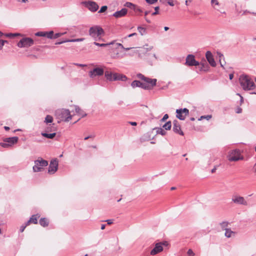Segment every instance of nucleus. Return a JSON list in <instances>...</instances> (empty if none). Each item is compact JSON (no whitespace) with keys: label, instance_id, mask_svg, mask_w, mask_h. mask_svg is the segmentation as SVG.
<instances>
[{"label":"nucleus","instance_id":"obj_51","mask_svg":"<svg viewBox=\"0 0 256 256\" xmlns=\"http://www.w3.org/2000/svg\"><path fill=\"white\" fill-rule=\"evenodd\" d=\"M66 42H68V39H65V40H64L62 41L56 42L55 44H62L63 43Z\"/></svg>","mask_w":256,"mask_h":256},{"label":"nucleus","instance_id":"obj_30","mask_svg":"<svg viewBox=\"0 0 256 256\" xmlns=\"http://www.w3.org/2000/svg\"><path fill=\"white\" fill-rule=\"evenodd\" d=\"M124 6H126L128 8H130L132 10H134L135 9V8L136 7V5L130 2H126L124 4Z\"/></svg>","mask_w":256,"mask_h":256},{"label":"nucleus","instance_id":"obj_36","mask_svg":"<svg viewBox=\"0 0 256 256\" xmlns=\"http://www.w3.org/2000/svg\"><path fill=\"white\" fill-rule=\"evenodd\" d=\"M4 35L6 36V37H8V38H14L17 36H19L20 35V34H18V33H14V34H12V33H8V34H4Z\"/></svg>","mask_w":256,"mask_h":256},{"label":"nucleus","instance_id":"obj_39","mask_svg":"<svg viewBox=\"0 0 256 256\" xmlns=\"http://www.w3.org/2000/svg\"><path fill=\"white\" fill-rule=\"evenodd\" d=\"M182 110V114H184V116L185 117L189 114V110L186 108H180Z\"/></svg>","mask_w":256,"mask_h":256},{"label":"nucleus","instance_id":"obj_62","mask_svg":"<svg viewBox=\"0 0 256 256\" xmlns=\"http://www.w3.org/2000/svg\"><path fill=\"white\" fill-rule=\"evenodd\" d=\"M4 45L2 44V42H1V40H0V50L2 48Z\"/></svg>","mask_w":256,"mask_h":256},{"label":"nucleus","instance_id":"obj_20","mask_svg":"<svg viewBox=\"0 0 256 256\" xmlns=\"http://www.w3.org/2000/svg\"><path fill=\"white\" fill-rule=\"evenodd\" d=\"M40 217L38 214L32 215L30 219L27 222L26 224H29L30 223L36 224L38 223V218Z\"/></svg>","mask_w":256,"mask_h":256},{"label":"nucleus","instance_id":"obj_31","mask_svg":"<svg viewBox=\"0 0 256 256\" xmlns=\"http://www.w3.org/2000/svg\"><path fill=\"white\" fill-rule=\"evenodd\" d=\"M156 130V134H160L162 136H165L166 134V132L162 128H155Z\"/></svg>","mask_w":256,"mask_h":256},{"label":"nucleus","instance_id":"obj_55","mask_svg":"<svg viewBox=\"0 0 256 256\" xmlns=\"http://www.w3.org/2000/svg\"><path fill=\"white\" fill-rule=\"evenodd\" d=\"M75 65L78 66L80 67H84L86 66V65L84 64H74Z\"/></svg>","mask_w":256,"mask_h":256},{"label":"nucleus","instance_id":"obj_56","mask_svg":"<svg viewBox=\"0 0 256 256\" xmlns=\"http://www.w3.org/2000/svg\"><path fill=\"white\" fill-rule=\"evenodd\" d=\"M128 123L133 126H136L137 125V123L135 122H129Z\"/></svg>","mask_w":256,"mask_h":256},{"label":"nucleus","instance_id":"obj_18","mask_svg":"<svg viewBox=\"0 0 256 256\" xmlns=\"http://www.w3.org/2000/svg\"><path fill=\"white\" fill-rule=\"evenodd\" d=\"M131 86L133 88H134L136 87H140L144 90H145V88H148V87L147 86H146V85H144L142 82H140V81L137 80H134L131 84Z\"/></svg>","mask_w":256,"mask_h":256},{"label":"nucleus","instance_id":"obj_61","mask_svg":"<svg viewBox=\"0 0 256 256\" xmlns=\"http://www.w3.org/2000/svg\"><path fill=\"white\" fill-rule=\"evenodd\" d=\"M242 108H238V110L236 111V112H237L238 114H240V113H241V112H242Z\"/></svg>","mask_w":256,"mask_h":256},{"label":"nucleus","instance_id":"obj_37","mask_svg":"<svg viewBox=\"0 0 256 256\" xmlns=\"http://www.w3.org/2000/svg\"><path fill=\"white\" fill-rule=\"evenodd\" d=\"M68 42H82L84 40V38H75V39H70L68 40Z\"/></svg>","mask_w":256,"mask_h":256},{"label":"nucleus","instance_id":"obj_57","mask_svg":"<svg viewBox=\"0 0 256 256\" xmlns=\"http://www.w3.org/2000/svg\"><path fill=\"white\" fill-rule=\"evenodd\" d=\"M136 34H136V33L134 32V33H132V34H130L129 35H128V36H127V37H128V38H130V37H132V36H136Z\"/></svg>","mask_w":256,"mask_h":256},{"label":"nucleus","instance_id":"obj_28","mask_svg":"<svg viewBox=\"0 0 256 256\" xmlns=\"http://www.w3.org/2000/svg\"><path fill=\"white\" fill-rule=\"evenodd\" d=\"M115 41L114 40L110 42H109V43H106V44H100V43H98V42H96V41H95L94 42V44L95 45V46H101V47H106V46H110V45H111V44H113L114 43Z\"/></svg>","mask_w":256,"mask_h":256},{"label":"nucleus","instance_id":"obj_11","mask_svg":"<svg viewBox=\"0 0 256 256\" xmlns=\"http://www.w3.org/2000/svg\"><path fill=\"white\" fill-rule=\"evenodd\" d=\"M104 70L103 68H96L89 72L88 74L90 78H94L96 76H101L103 75Z\"/></svg>","mask_w":256,"mask_h":256},{"label":"nucleus","instance_id":"obj_9","mask_svg":"<svg viewBox=\"0 0 256 256\" xmlns=\"http://www.w3.org/2000/svg\"><path fill=\"white\" fill-rule=\"evenodd\" d=\"M58 160L56 158L52 160L50 164L48 170V172L50 174H54L58 168Z\"/></svg>","mask_w":256,"mask_h":256},{"label":"nucleus","instance_id":"obj_15","mask_svg":"<svg viewBox=\"0 0 256 256\" xmlns=\"http://www.w3.org/2000/svg\"><path fill=\"white\" fill-rule=\"evenodd\" d=\"M206 57L207 60L212 66L214 67L216 66V62L214 58L212 52L210 51L206 52Z\"/></svg>","mask_w":256,"mask_h":256},{"label":"nucleus","instance_id":"obj_2","mask_svg":"<svg viewBox=\"0 0 256 256\" xmlns=\"http://www.w3.org/2000/svg\"><path fill=\"white\" fill-rule=\"evenodd\" d=\"M89 35L95 41L100 40L101 36L104 34V30L99 26H94L90 28L88 30Z\"/></svg>","mask_w":256,"mask_h":256},{"label":"nucleus","instance_id":"obj_1","mask_svg":"<svg viewBox=\"0 0 256 256\" xmlns=\"http://www.w3.org/2000/svg\"><path fill=\"white\" fill-rule=\"evenodd\" d=\"M240 86L244 90H250L256 88V86L254 81L248 75L242 74L239 78Z\"/></svg>","mask_w":256,"mask_h":256},{"label":"nucleus","instance_id":"obj_27","mask_svg":"<svg viewBox=\"0 0 256 256\" xmlns=\"http://www.w3.org/2000/svg\"><path fill=\"white\" fill-rule=\"evenodd\" d=\"M39 223L43 227H46L48 225V221L46 218H41L40 220Z\"/></svg>","mask_w":256,"mask_h":256},{"label":"nucleus","instance_id":"obj_23","mask_svg":"<svg viewBox=\"0 0 256 256\" xmlns=\"http://www.w3.org/2000/svg\"><path fill=\"white\" fill-rule=\"evenodd\" d=\"M200 70L204 71L208 70L209 66L205 60L200 62Z\"/></svg>","mask_w":256,"mask_h":256},{"label":"nucleus","instance_id":"obj_42","mask_svg":"<svg viewBox=\"0 0 256 256\" xmlns=\"http://www.w3.org/2000/svg\"><path fill=\"white\" fill-rule=\"evenodd\" d=\"M66 32H58V33H56L54 35V38L55 39V38H57L61 36H62V35H64Z\"/></svg>","mask_w":256,"mask_h":256},{"label":"nucleus","instance_id":"obj_3","mask_svg":"<svg viewBox=\"0 0 256 256\" xmlns=\"http://www.w3.org/2000/svg\"><path fill=\"white\" fill-rule=\"evenodd\" d=\"M56 116L57 118L62 121L68 122L72 119V116L68 110H58L56 112Z\"/></svg>","mask_w":256,"mask_h":256},{"label":"nucleus","instance_id":"obj_4","mask_svg":"<svg viewBox=\"0 0 256 256\" xmlns=\"http://www.w3.org/2000/svg\"><path fill=\"white\" fill-rule=\"evenodd\" d=\"M227 158L230 162H236L244 159V157L241 155L240 151L239 149H234L230 150Z\"/></svg>","mask_w":256,"mask_h":256},{"label":"nucleus","instance_id":"obj_49","mask_svg":"<svg viewBox=\"0 0 256 256\" xmlns=\"http://www.w3.org/2000/svg\"><path fill=\"white\" fill-rule=\"evenodd\" d=\"M134 10L136 12H142V10L141 9V8L137 6H136V7L135 8V9Z\"/></svg>","mask_w":256,"mask_h":256},{"label":"nucleus","instance_id":"obj_14","mask_svg":"<svg viewBox=\"0 0 256 256\" xmlns=\"http://www.w3.org/2000/svg\"><path fill=\"white\" fill-rule=\"evenodd\" d=\"M232 201L235 204H242L246 206L248 204L247 202L244 200V197L238 196H232Z\"/></svg>","mask_w":256,"mask_h":256},{"label":"nucleus","instance_id":"obj_7","mask_svg":"<svg viewBox=\"0 0 256 256\" xmlns=\"http://www.w3.org/2000/svg\"><path fill=\"white\" fill-rule=\"evenodd\" d=\"M185 64L190 66H200V62L195 60L194 55L190 54L186 58Z\"/></svg>","mask_w":256,"mask_h":256},{"label":"nucleus","instance_id":"obj_41","mask_svg":"<svg viewBox=\"0 0 256 256\" xmlns=\"http://www.w3.org/2000/svg\"><path fill=\"white\" fill-rule=\"evenodd\" d=\"M0 146L4 148H8L10 147V144H8L7 142H0Z\"/></svg>","mask_w":256,"mask_h":256},{"label":"nucleus","instance_id":"obj_44","mask_svg":"<svg viewBox=\"0 0 256 256\" xmlns=\"http://www.w3.org/2000/svg\"><path fill=\"white\" fill-rule=\"evenodd\" d=\"M137 77H138V78H140V80H144H144H146V77L144 75H143L142 74H140H140H137Z\"/></svg>","mask_w":256,"mask_h":256},{"label":"nucleus","instance_id":"obj_64","mask_svg":"<svg viewBox=\"0 0 256 256\" xmlns=\"http://www.w3.org/2000/svg\"><path fill=\"white\" fill-rule=\"evenodd\" d=\"M4 128L6 130H8L10 129V128L7 126H4Z\"/></svg>","mask_w":256,"mask_h":256},{"label":"nucleus","instance_id":"obj_43","mask_svg":"<svg viewBox=\"0 0 256 256\" xmlns=\"http://www.w3.org/2000/svg\"><path fill=\"white\" fill-rule=\"evenodd\" d=\"M108 8V7L107 6H102L101 7L100 10L98 11V13H102V12H106V10Z\"/></svg>","mask_w":256,"mask_h":256},{"label":"nucleus","instance_id":"obj_13","mask_svg":"<svg viewBox=\"0 0 256 256\" xmlns=\"http://www.w3.org/2000/svg\"><path fill=\"white\" fill-rule=\"evenodd\" d=\"M173 131L180 136H184V133L181 130V126L178 122L177 120H174L173 122Z\"/></svg>","mask_w":256,"mask_h":256},{"label":"nucleus","instance_id":"obj_47","mask_svg":"<svg viewBox=\"0 0 256 256\" xmlns=\"http://www.w3.org/2000/svg\"><path fill=\"white\" fill-rule=\"evenodd\" d=\"M159 6L154 8L155 12L152 13V16H154L158 14Z\"/></svg>","mask_w":256,"mask_h":256},{"label":"nucleus","instance_id":"obj_54","mask_svg":"<svg viewBox=\"0 0 256 256\" xmlns=\"http://www.w3.org/2000/svg\"><path fill=\"white\" fill-rule=\"evenodd\" d=\"M104 222H107V224H111L113 223V220H105Z\"/></svg>","mask_w":256,"mask_h":256},{"label":"nucleus","instance_id":"obj_26","mask_svg":"<svg viewBox=\"0 0 256 256\" xmlns=\"http://www.w3.org/2000/svg\"><path fill=\"white\" fill-rule=\"evenodd\" d=\"M114 74H115V73L110 72L108 71H106L104 73V75L106 79L110 81L114 80L113 77H114Z\"/></svg>","mask_w":256,"mask_h":256},{"label":"nucleus","instance_id":"obj_33","mask_svg":"<svg viewBox=\"0 0 256 256\" xmlns=\"http://www.w3.org/2000/svg\"><path fill=\"white\" fill-rule=\"evenodd\" d=\"M138 30L142 36L146 34V28L140 26L138 27Z\"/></svg>","mask_w":256,"mask_h":256},{"label":"nucleus","instance_id":"obj_21","mask_svg":"<svg viewBox=\"0 0 256 256\" xmlns=\"http://www.w3.org/2000/svg\"><path fill=\"white\" fill-rule=\"evenodd\" d=\"M75 111L76 113L80 115L82 118L86 116L87 114L84 112L78 106H75Z\"/></svg>","mask_w":256,"mask_h":256},{"label":"nucleus","instance_id":"obj_19","mask_svg":"<svg viewBox=\"0 0 256 256\" xmlns=\"http://www.w3.org/2000/svg\"><path fill=\"white\" fill-rule=\"evenodd\" d=\"M127 80V77L124 74L115 73L114 74V77H113L114 80H122L126 81Z\"/></svg>","mask_w":256,"mask_h":256},{"label":"nucleus","instance_id":"obj_50","mask_svg":"<svg viewBox=\"0 0 256 256\" xmlns=\"http://www.w3.org/2000/svg\"><path fill=\"white\" fill-rule=\"evenodd\" d=\"M28 224H26V225H22L20 226V232H22L24 231V229L26 228V226H28Z\"/></svg>","mask_w":256,"mask_h":256},{"label":"nucleus","instance_id":"obj_59","mask_svg":"<svg viewBox=\"0 0 256 256\" xmlns=\"http://www.w3.org/2000/svg\"><path fill=\"white\" fill-rule=\"evenodd\" d=\"M116 44L118 46H120L122 48H124V47L123 46V45L121 44H120V43H117Z\"/></svg>","mask_w":256,"mask_h":256},{"label":"nucleus","instance_id":"obj_58","mask_svg":"<svg viewBox=\"0 0 256 256\" xmlns=\"http://www.w3.org/2000/svg\"><path fill=\"white\" fill-rule=\"evenodd\" d=\"M212 5H218L219 3H218V2L217 0H214V3H212Z\"/></svg>","mask_w":256,"mask_h":256},{"label":"nucleus","instance_id":"obj_63","mask_svg":"<svg viewBox=\"0 0 256 256\" xmlns=\"http://www.w3.org/2000/svg\"><path fill=\"white\" fill-rule=\"evenodd\" d=\"M253 169L254 170V172L256 173V162L254 165V166Z\"/></svg>","mask_w":256,"mask_h":256},{"label":"nucleus","instance_id":"obj_17","mask_svg":"<svg viewBox=\"0 0 256 256\" xmlns=\"http://www.w3.org/2000/svg\"><path fill=\"white\" fill-rule=\"evenodd\" d=\"M128 10L126 8H122L120 10L116 11L113 14V16L116 18L122 17L126 14Z\"/></svg>","mask_w":256,"mask_h":256},{"label":"nucleus","instance_id":"obj_29","mask_svg":"<svg viewBox=\"0 0 256 256\" xmlns=\"http://www.w3.org/2000/svg\"><path fill=\"white\" fill-rule=\"evenodd\" d=\"M42 135L46 138L52 139L56 136V133L48 134L46 132H42Z\"/></svg>","mask_w":256,"mask_h":256},{"label":"nucleus","instance_id":"obj_38","mask_svg":"<svg viewBox=\"0 0 256 256\" xmlns=\"http://www.w3.org/2000/svg\"><path fill=\"white\" fill-rule=\"evenodd\" d=\"M212 115H206V116H202L198 118V120H200L202 119H206L207 120H209L212 118Z\"/></svg>","mask_w":256,"mask_h":256},{"label":"nucleus","instance_id":"obj_8","mask_svg":"<svg viewBox=\"0 0 256 256\" xmlns=\"http://www.w3.org/2000/svg\"><path fill=\"white\" fill-rule=\"evenodd\" d=\"M168 242H160L156 243L155 245L154 248L151 250L150 254L152 256H154L156 254H157L163 250L162 246H167Z\"/></svg>","mask_w":256,"mask_h":256},{"label":"nucleus","instance_id":"obj_22","mask_svg":"<svg viewBox=\"0 0 256 256\" xmlns=\"http://www.w3.org/2000/svg\"><path fill=\"white\" fill-rule=\"evenodd\" d=\"M236 232L232 231L230 228H225L224 235L226 238H230L232 236H234Z\"/></svg>","mask_w":256,"mask_h":256},{"label":"nucleus","instance_id":"obj_25","mask_svg":"<svg viewBox=\"0 0 256 256\" xmlns=\"http://www.w3.org/2000/svg\"><path fill=\"white\" fill-rule=\"evenodd\" d=\"M153 48V46H148V44H146L141 50L142 53L139 54V56H141L142 54H144L148 51L150 50Z\"/></svg>","mask_w":256,"mask_h":256},{"label":"nucleus","instance_id":"obj_40","mask_svg":"<svg viewBox=\"0 0 256 256\" xmlns=\"http://www.w3.org/2000/svg\"><path fill=\"white\" fill-rule=\"evenodd\" d=\"M220 225L222 228L225 230V228H227L226 227L228 226V222H223L220 224Z\"/></svg>","mask_w":256,"mask_h":256},{"label":"nucleus","instance_id":"obj_52","mask_svg":"<svg viewBox=\"0 0 256 256\" xmlns=\"http://www.w3.org/2000/svg\"><path fill=\"white\" fill-rule=\"evenodd\" d=\"M168 118V114H165L162 119L161 120L162 122H164Z\"/></svg>","mask_w":256,"mask_h":256},{"label":"nucleus","instance_id":"obj_5","mask_svg":"<svg viewBox=\"0 0 256 256\" xmlns=\"http://www.w3.org/2000/svg\"><path fill=\"white\" fill-rule=\"evenodd\" d=\"M34 165L32 168L34 172H39L42 171L44 167L48 165V162L43 160L42 158H38L34 162Z\"/></svg>","mask_w":256,"mask_h":256},{"label":"nucleus","instance_id":"obj_60","mask_svg":"<svg viewBox=\"0 0 256 256\" xmlns=\"http://www.w3.org/2000/svg\"><path fill=\"white\" fill-rule=\"evenodd\" d=\"M233 78H234V74H230V75H229L230 79L231 80Z\"/></svg>","mask_w":256,"mask_h":256},{"label":"nucleus","instance_id":"obj_34","mask_svg":"<svg viewBox=\"0 0 256 256\" xmlns=\"http://www.w3.org/2000/svg\"><path fill=\"white\" fill-rule=\"evenodd\" d=\"M53 121V118L50 115H47L45 118L44 122L46 123H51Z\"/></svg>","mask_w":256,"mask_h":256},{"label":"nucleus","instance_id":"obj_45","mask_svg":"<svg viewBox=\"0 0 256 256\" xmlns=\"http://www.w3.org/2000/svg\"><path fill=\"white\" fill-rule=\"evenodd\" d=\"M187 254H188V256H195V254L194 252L192 251V249H189L188 250Z\"/></svg>","mask_w":256,"mask_h":256},{"label":"nucleus","instance_id":"obj_16","mask_svg":"<svg viewBox=\"0 0 256 256\" xmlns=\"http://www.w3.org/2000/svg\"><path fill=\"white\" fill-rule=\"evenodd\" d=\"M18 138L17 136H14L10 138H6L4 139V142H7L8 144H10V146H11L14 144L18 142Z\"/></svg>","mask_w":256,"mask_h":256},{"label":"nucleus","instance_id":"obj_48","mask_svg":"<svg viewBox=\"0 0 256 256\" xmlns=\"http://www.w3.org/2000/svg\"><path fill=\"white\" fill-rule=\"evenodd\" d=\"M148 4H154L158 2V0H145Z\"/></svg>","mask_w":256,"mask_h":256},{"label":"nucleus","instance_id":"obj_24","mask_svg":"<svg viewBox=\"0 0 256 256\" xmlns=\"http://www.w3.org/2000/svg\"><path fill=\"white\" fill-rule=\"evenodd\" d=\"M182 110L178 109L176 110V116L180 120H185V116L183 114L182 112Z\"/></svg>","mask_w":256,"mask_h":256},{"label":"nucleus","instance_id":"obj_35","mask_svg":"<svg viewBox=\"0 0 256 256\" xmlns=\"http://www.w3.org/2000/svg\"><path fill=\"white\" fill-rule=\"evenodd\" d=\"M46 36L48 38L50 39H53L54 38V32L53 31H50L49 32H46Z\"/></svg>","mask_w":256,"mask_h":256},{"label":"nucleus","instance_id":"obj_53","mask_svg":"<svg viewBox=\"0 0 256 256\" xmlns=\"http://www.w3.org/2000/svg\"><path fill=\"white\" fill-rule=\"evenodd\" d=\"M168 4L170 6H174V4L172 0H168Z\"/></svg>","mask_w":256,"mask_h":256},{"label":"nucleus","instance_id":"obj_46","mask_svg":"<svg viewBox=\"0 0 256 256\" xmlns=\"http://www.w3.org/2000/svg\"><path fill=\"white\" fill-rule=\"evenodd\" d=\"M36 36H46V32H39L36 34Z\"/></svg>","mask_w":256,"mask_h":256},{"label":"nucleus","instance_id":"obj_6","mask_svg":"<svg viewBox=\"0 0 256 256\" xmlns=\"http://www.w3.org/2000/svg\"><path fill=\"white\" fill-rule=\"evenodd\" d=\"M34 44V40L30 38H22L18 43L17 46L19 48H28Z\"/></svg>","mask_w":256,"mask_h":256},{"label":"nucleus","instance_id":"obj_32","mask_svg":"<svg viewBox=\"0 0 256 256\" xmlns=\"http://www.w3.org/2000/svg\"><path fill=\"white\" fill-rule=\"evenodd\" d=\"M172 128V123L170 121L167 122L163 126L162 128L164 130H170Z\"/></svg>","mask_w":256,"mask_h":256},{"label":"nucleus","instance_id":"obj_12","mask_svg":"<svg viewBox=\"0 0 256 256\" xmlns=\"http://www.w3.org/2000/svg\"><path fill=\"white\" fill-rule=\"evenodd\" d=\"M156 78H147L144 80V82L143 84L148 87V88H145V90H151L152 88L156 85Z\"/></svg>","mask_w":256,"mask_h":256},{"label":"nucleus","instance_id":"obj_10","mask_svg":"<svg viewBox=\"0 0 256 256\" xmlns=\"http://www.w3.org/2000/svg\"><path fill=\"white\" fill-rule=\"evenodd\" d=\"M82 4L86 8L92 12H96L98 8V4L93 1L84 2Z\"/></svg>","mask_w":256,"mask_h":256}]
</instances>
